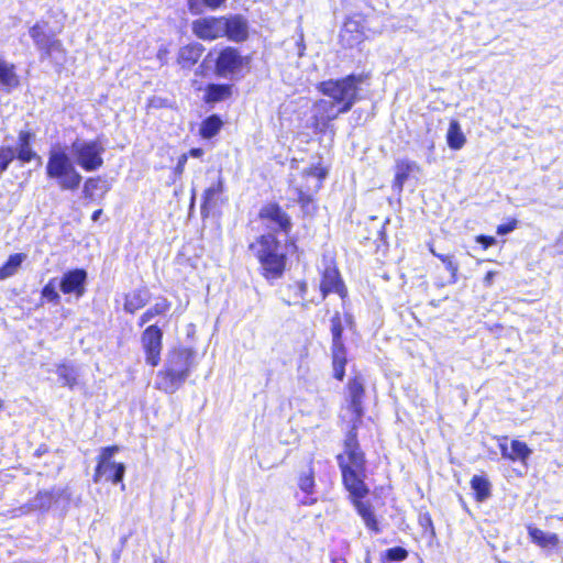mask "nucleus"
<instances>
[{
    "label": "nucleus",
    "instance_id": "nucleus-1",
    "mask_svg": "<svg viewBox=\"0 0 563 563\" xmlns=\"http://www.w3.org/2000/svg\"><path fill=\"white\" fill-rule=\"evenodd\" d=\"M364 80V75H350L342 79L321 82L319 90L329 97V100L321 99L314 103V115L327 123L336 119L339 114L350 111L357 100L360 85Z\"/></svg>",
    "mask_w": 563,
    "mask_h": 563
},
{
    "label": "nucleus",
    "instance_id": "nucleus-2",
    "mask_svg": "<svg viewBox=\"0 0 563 563\" xmlns=\"http://www.w3.org/2000/svg\"><path fill=\"white\" fill-rule=\"evenodd\" d=\"M195 360L190 349H174L166 355L164 367L158 371L155 387L166 394H174L189 377Z\"/></svg>",
    "mask_w": 563,
    "mask_h": 563
},
{
    "label": "nucleus",
    "instance_id": "nucleus-3",
    "mask_svg": "<svg viewBox=\"0 0 563 563\" xmlns=\"http://www.w3.org/2000/svg\"><path fill=\"white\" fill-rule=\"evenodd\" d=\"M261 263L266 278H279L285 269L286 255L275 235L264 234L255 243L251 244Z\"/></svg>",
    "mask_w": 563,
    "mask_h": 563
},
{
    "label": "nucleus",
    "instance_id": "nucleus-4",
    "mask_svg": "<svg viewBox=\"0 0 563 563\" xmlns=\"http://www.w3.org/2000/svg\"><path fill=\"white\" fill-rule=\"evenodd\" d=\"M46 174L48 178L57 180L63 190L78 189L82 179L70 157L60 146H55L49 151Z\"/></svg>",
    "mask_w": 563,
    "mask_h": 563
},
{
    "label": "nucleus",
    "instance_id": "nucleus-5",
    "mask_svg": "<svg viewBox=\"0 0 563 563\" xmlns=\"http://www.w3.org/2000/svg\"><path fill=\"white\" fill-rule=\"evenodd\" d=\"M70 150L76 163L86 172L97 170L103 165L104 148L98 141L77 139Z\"/></svg>",
    "mask_w": 563,
    "mask_h": 563
},
{
    "label": "nucleus",
    "instance_id": "nucleus-6",
    "mask_svg": "<svg viewBox=\"0 0 563 563\" xmlns=\"http://www.w3.org/2000/svg\"><path fill=\"white\" fill-rule=\"evenodd\" d=\"M118 451L119 448L117 445L107 446L101 450L93 475L95 483L104 479L118 484L123 481L125 466L123 463L113 461V456Z\"/></svg>",
    "mask_w": 563,
    "mask_h": 563
},
{
    "label": "nucleus",
    "instance_id": "nucleus-7",
    "mask_svg": "<svg viewBox=\"0 0 563 563\" xmlns=\"http://www.w3.org/2000/svg\"><path fill=\"white\" fill-rule=\"evenodd\" d=\"M355 430L352 428L349 432L344 442V452L338 456V460L342 472L365 473V457L360 450Z\"/></svg>",
    "mask_w": 563,
    "mask_h": 563
},
{
    "label": "nucleus",
    "instance_id": "nucleus-8",
    "mask_svg": "<svg viewBox=\"0 0 563 563\" xmlns=\"http://www.w3.org/2000/svg\"><path fill=\"white\" fill-rule=\"evenodd\" d=\"M325 175L327 173L322 167H311L302 174L307 180V185L305 187H295L297 201L301 205L305 212L310 213L316 209L311 194L321 188V183L325 178Z\"/></svg>",
    "mask_w": 563,
    "mask_h": 563
},
{
    "label": "nucleus",
    "instance_id": "nucleus-9",
    "mask_svg": "<svg viewBox=\"0 0 563 563\" xmlns=\"http://www.w3.org/2000/svg\"><path fill=\"white\" fill-rule=\"evenodd\" d=\"M342 323L339 317H333L331 320V333H332V369L333 376L338 380H343L345 375L346 365V351L342 341Z\"/></svg>",
    "mask_w": 563,
    "mask_h": 563
},
{
    "label": "nucleus",
    "instance_id": "nucleus-10",
    "mask_svg": "<svg viewBox=\"0 0 563 563\" xmlns=\"http://www.w3.org/2000/svg\"><path fill=\"white\" fill-rule=\"evenodd\" d=\"M365 395L364 379L357 375L347 383V400L349 406L346 410L350 412V421L353 429H356L357 422L361 421L363 416V398Z\"/></svg>",
    "mask_w": 563,
    "mask_h": 563
},
{
    "label": "nucleus",
    "instance_id": "nucleus-11",
    "mask_svg": "<svg viewBox=\"0 0 563 563\" xmlns=\"http://www.w3.org/2000/svg\"><path fill=\"white\" fill-rule=\"evenodd\" d=\"M30 36L32 37L35 46L46 57H52L54 53H64L63 44L59 40L55 38L54 34L46 32V24L37 22L30 29Z\"/></svg>",
    "mask_w": 563,
    "mask_h": 563
},
{
    "label": "nucleus",
    "instance_id": "nucleus-12",
    "mask_svg": "<svg viewBox=\"0 0 563 563\" xmlns=\"http://www.w3.org/2000/svg\"><path fill=\"white\" fill-rule=\"evenodd\" d=\"M224 16H205L192 22V33L200 40L214 41L224 36Z\"/></svg>",
    "mask_w": 563,
    "mask_h": 563
},
{
    "label": "nucleus",
    "instance_id": "nucleus-13",
    "mask_svg": "<svg viewBox=\"0 0 563 563\" xmlns=\"http://www.w3.org/2000/svg\"><path fill=\"white\" fill-rule=\"evenodd\" d=\"M163 333L156 325H150L142 334L141 341L146 354V363L155 367L161 361Z\"/></svg>",
    "mask_w": 563,
    "mask_h": 563
},
{
    "label": "nucleus",
    "instance_id": "nucleus-14",
    "mask_svg": "<svg viewBox=\"0 0 563 563\" xmlns=\"http://www.w3.org/2000/svg\"><path fill=\"white\" fill-rule=\"evenodd\" d=\"M243 59L238 49L233 47L223 48L216 60V73L220 77H229L242 68Z\"/></svg>",
    "mask_w": 563,
    "mask_h": 563
},
{
    "label": "nucleus",
    "instance_id": "nucleus-15",
    "mask_svg": "<svg viewBox=\"0 0 563 563\" xmlns=\"http://www.w3.org/2000/svg\"><path fill=\"white\" fill-rule=\"evenodd\" d=\"M320 290L322 298H325L331 292L338 294L342 299L346 296V288L340 277L339 271L334 266L329 265L324 268Z\"/></svg>",
    "mask_w": 563,
    "mask_h": 563
},
{
    "label": "nucleus",
    "instance_id": "nucleus-16",
    "mask_svg": "<svg viewBox=\"0 0 563 563\" xmlns=\"http://www.w3.org/2000/svg\"><path fill=\"white\" fill-rule=\"evenodd\" d=\"M87 273L84 269H73L65 273L60 279L59 287L64 294H74L77 298L85 294Z\"/></svg>",
    "mask_w": 563,
    "mask_h": 563
},
{
    "label": "nucleus",
    "instance_id": "nucleus-17",
    "mask_svg": "<svg viewBox=\"0 0 563 563\" xmlns=\"http://www.w3.org/2000/svg\"><path fill=\"white\" fill-rule=\"evenodd\" d=\"M340 38L349 47L362 43L365 38L362 21L357 18H349L341 30Z\"/></svg>",
    "mask_w": 563,
    "mask_h": 563
},
{
    "label": "nucleus",
    "instance_id": "nucleus-18",
    "mask_svg": "<svg viewBox=\"0 0 563 563\" xmlns=\"http://www.w3.org/2000/svg\"><path fill=\"white\" fill-rule=\"evenodd\" d=\"M260 216L262 219L269 221L273 229H278L287 233L291 228L290 218L277 205L271 203L265 206Z\"/></svg>",
    "mask_w": 563,
    "mask_h": 563
},
{
    "label": "nucleus",
    "instance_id": "nucleus-19",
    "mask_svg": "<svg viewBox=\"0 0 563 563\" xmlns=\"http://www.w3.org/2000/svg\"><path fill=\"white\" fill-rule=\"evenodd\" d=\"M224 36L233 42H242L246 40L249 34V25L246 20L241 15L224 16Z\"/></svg>",
    "mask_w": 563,
    "mask_h": 563
},
{
    "label": "nucleus",
    "instance_id": "nucleus-20",
    "mask_svg": "<svg viewBox=\"0 0 563 563\" xmlns=\"http://www.w3.org/2000/svg\"><path fill=\"white\" fill-rule=\"evenodd\" d=\"M499 449L503 457L510 461H520L523 464H526L532 453L528 445L519 440H512L509 448L507 445V438H504L503 441H500Z\"/></svg>",
    "mask_w": 563,
    "mask_h": 563
},
{
    "label": "nucleus",
    "instance_id": "nucleus-21",
    "mask_svg": "<svg viewBox=\"0 0 563 563\" xmlns=\"http://www.w3.org/2000/svg\"><path fill=\"white\" fill-rule=\"evenodd\" d=\"M343 482L346 489L353 497V501L360 500L363 498L368 489L364 484L365 473H355V472H342Z\"/></svg>",
    "mask_w": 563,
    "mask_h": 563
},
{
    "label": "nucleus",
    "instance_id": "nucleus-22",
    "mask_svg": "<svg viewBox=\"0 0 563 563\" xmlns=\"http://www.w3.org/2000/svg\"><path fill=\"white\" fill-rule=\"evenodd\" d=\"M224 191V181L221 177L218 178L217 183L208 187L203 192V202L201 205V212L205 213L211 209L220 206L222 200V194Z\"/></svg>",
    "mask_w": 563,
    "mask_h": 563
},
{
    "label": "nucleus",
    "instance_id": "nucleus-23",
    "mask_svg": "<svg viewBox=\"0 0 563 563\" xmlns=\"http://www.w3.org/2000/svg\"><path fill=\"white\" fill-rule=\"evenodd\" d=\"M203 47L199 43L188 44L178 52V64L183 68H191L200 58Z\"/></svg>",
    "mask_w": 563,
    "mask_h": 563
},
{
    "label": "nucleus",
    "instance_id": "nucleus-24",
    "mask_svg": "<svg viewBox=\"0 0 563 563\" xmlns=\"http://www.w3.org/2000/svg\"><path fill=\"white\" fill-rule=\"evenodd\" d=\"M19 84L20 80L15 73V66L0 55V85L10 91L11 89L16 88Z\"/></svg>",
    "mask_w": 563,
    "mask_h": 563
},
{
    "label": "nucleus",
    "instance_id": "nucleus-25",
    "mask_svg": "<svg viewBox=\"0 0 563 563\" xmlns=\"http://www.w3.org/2000/svg\"><path fill=\"white\" fill-rule=\"evenodd\" d=\"M54 500L55 497L53 493L47 490L38 492L34 498H32L26 505L21 507V511L23 514H29L35 510L45 511L49 509Z\"/></svg>",
    "mask_w": 563,
    "mask_h": 563
},
{
    "label": "nucleus",
    "instance_id": "nucleus-26",
    "mask_svg": "<svg viewBox=\"0 0 563 563\" xmlns=\"http://www.w3.org/2000/svg\"><path fill=\"white\" fill-rule=\"evenodd\" d=\"M528 533L533 543L543 549H553L559 544V537L552 532H545L536 527H528Z\"/></svg>",
    "mask_w": 563,
    "mask_h": 563
},
{
    "label": "nucleus",
    "instance_id": "nucleus-27",
    "mask_svg": "<svg viewBox=\"0 0 563 563\" xmlns=\"http://www.w3.org/2000/svg\"><path fill=\"white\" fill-rule=\"evenodd\" d=\"M148 299L150 295L146 289H135L125 295L123 309L129 313H134L143 308Z\"/></svg>",
    "mask_w": 563,
    "mask_h": 563
},
{
    "label": "nucleus",
    "instance_id": "nucleus-28",
    "mask_svg": "<svg viewBox=\"0 0 563 563\" xmlns=\"http://www.w3.org/2000/svg\"><path fill=\"white\" fill-rule=\"evenodd\" d=\"M56 374L59 377L63 386L74 389L78 385L79 369L69 364H59L56 368Z\"/></svg>",
    "mask_w": 563,
    "mask_h": 563
},
{
    "label": "nucleus",
    "instance_id": "nucleus-29",
    "mask_svg": "<svg viewBox=\"0 0 563 563\" xmlns=\"http://www.w3.org/2000/svg\"><path fill=\"white\" fill-rule=\"evenodd\" d=\"M231 96V86L230 85H217L210 84L206 88L205 101L207 103H216L219 101H223Z\"/></svg>",
    "mask_w": 563,
    "mask_h": 563
},
{
    "label": "nucleus",
    "instance_id": "nucleus-30",
    "mask_svg": "<svg viewBox=\"0 0 563 563\" xmlns=\"http://www.w3.org/2000/svg\"><path fill=\"white\" fill-rule=\"evenodd\" d=\"M446 142L449 147L455 151L461 150L466 142V137L456 120H452L450 122L446 133Z\"/></svg>",
    "mask_w": 563,
    "mask_h": 563
},
{
    "label": "nucleus",
    "instance_id": "nucleus-31",
    "mask_svg": "<svg viewBox=\"0 0 563 563\" xmlns=\"http://www.w3.org/2000/svg\"><path fill=\"white\" fill-rule=\"evenodd\" d=\"M354 506H355L358 515L364 520V523L366 525V527L376 533L379 532L378 522H377L376 517L372 510L371 505H368L367 503H364L362 500H355Z\"/></svg>",
    "mask_w": 563,
    "mask_h": 563
},
{
    "label": "nucleus",
    "instance_id": "nucleus-32",
    "mask_svg": "<svg viewBox=\"0 0 563 563\" xmlns=\"http://www.w3.org/2000/svg\"><path fill=\"white\" fill-rule=\"evenodd\" d=\"M24 260L25 255L22 253L10 255L4 265L0 267V279L4 280L13 276L18 272Z\"/></svg>",
    "mask_w": 563,
    "mask_h": 563
},
{
    "label": "nucleus",
    "instance_id": "nucleus-33",
    "mask_svg": "<svg viewBox=\"0 0 563 563\" xmlns=\"http://www.w3.org/2000/svg\"><path fill=\"white\" fill-rule=\"evenodd\" d=\"M396 168L397 172L394 180V187H397L399 190H401L410 173L417 168V164L410 161H399Z\"/></svg>",
    "mask_w": 563,
    "mask_h": 563
},
{
    "label": "nucleus",
    "instance_id": "nucleus-34",
    "mask_svg": "<svg viewBox=\"0 0 563 563\" xmlns=\"http://www.w3.org/2000/svg\"><path fill=\"white\" fill-rule=\"evenodd\" d=\"M170 307V303L165 299L162 298L155 302V305L151 308H148L140 318V325H144L145 323L150 322L154 317L164 314L166 311H168Z\"/></svg>",
    "mask_w": 563,
    "mask_h": 563
},
{
    "label": "nucleus",
    "instance_id": "nucleus-35",
    "mask_svg": "<svg viewBox=\"0 0 563 563\" xmlns=\"http://www.w3.org/2000/svg\"><path fill=\"white\" fill-rule=\"evenodd\" d=\"M31 133L27 131H21L19 134L20 148L18 153V158L22 162H31L35 156V153L32 151L30 146Z\"/></svg>",
    "mask_w": 563,
    "mask_h": 563
},
{
    "label": "nucleus",
    "instance_id": "nucleus-36",
    "mask_svg": "<svg viewBox=\"0 0 563 563\" xmlns=\"http://www.w3.org/2000/svg\"><path fill=\"white\" fill-rule=\"evenodd\" d=\"M472 489L475 492L476 499L483 501L490 495V484L482 476H473L471 479Z\"/></svg>",
    "mask_w": 563,
    "mask_h": 563
},
{
    "label": "nucleus",
    "instance_id": "nucleus-37",
    "mask_svg": "<svg viewBox=\"0 0 563 563\" xmlns=\"http://www.w3.org/2000/svg\"><path fill=\"white\" fill-rule=\"evenodd\" d=\"M221 126V119L217 115H211L201 123L200 134L205 139H211L220 131Z\"/></svg>",
    "mask_w": 563,
    "mask_h": 563
},
{
    "label": "nucleus",
    "instance_id": "nucleus-38",
    "mask_svg": "<svg viewBox=\"0 0 563 563\" xmlns=\"http://www.w3.org/2000/svg\"><path fill=\"white\" fill-rule=\"evenodd\" d=\"M227 0H188V9L191 13L198 14L202 12V8L207 7L211 10L220 8Z\"/></svg>",
    "mask_w": 563,
    "mask_h": 563
},
{
    "label": "nucleus",
    "instance_id": "nucleus-39",
    "mask_svg": "<svg viewBox=\"0 0 563 563\" xmlns=\"http://www.w3.org/2000/svg\"><path fill=\"white\" fill-rule=\"evenodd\" d=\"M42 296L48 301L58 302L59 295L56 290L55 279H51L42 289Z\"/></svg>",
    "mask_w": 563,
    "mask_h": 563
},
{
    "label": "nucleus",
    "instance_id": "nucleus-40",
    "mask_svg": "<svg viewBox=\"0 0 563 563\" xmlns=\"http://www.w3.org/2000/svg\"><path fill=\"white\" fill-rule=\"evenodd\" d=\"M299 488L310 495L313 493V487H314V479H313V475H312V472H309L308 474H302L299 478Z\"/></svg>",
    "mask_w": 563,
    "mask_h": 563
},
{
    "label": "nucleus",
    "instance_id": "nucleus-41",
    "mask_svg": "<svg viewBox=\"0 0 563 563\" xmlns=\"http://www.w3.org/2000/svg\"><path fill=\"white\" fill-rule=\"evenodd\" d=\"M14 158V152L10 147L0 148V174L3 173Z\"/></svg>",
    "mask_w": 563,
    "mask_h": 563
},
{
    "label": "nucleus",
    "instance_id": "nucleus-42",
    "mask_svg": "<svg viewBox=\"0 0 563 563\" xmlns=\"http://www.w3.org/2000/svg\"><path fill=\"white\" fill-rule=\"evenodd\" d=\"M443 264L445 265V268L451 274V283H456L457 280V272H459V264L454 260L452 255H450L448 258H443Z\"/></svg>",
    "mask_w": 563,
    "mask_h": 563
},
{
    "label": "nucleus",
    "instance_id": "nucleus-43",
    "mask_svg": "<svg viewBox=\"0 0 563 563\" xmlns=\"http://www.w3.org/2000/svg\"><path fill=\"white\" fill-rule=\"evenodd\" d=\"M408 556L406 549L396 547L386 551V558L390 561H402Z\"/></svg>",
    "mask_w": 563,
    "mask_h": 563
},
{
    "label": "nucleus",
    "instance_id": "nucleus-44",
    "mask_svg": "<svg viewBox=\"0 0 563 563\" xmlns=\"http://www.w3.org/2000/svg\"><path fill=\"white\" fill-rule=\"evenodd\" d=\"M100 183L99 178H88L84 185V194L88 198H92L95 190Z\"/></svg>",
    "mask_w": 563,
    "mask_h": 563
},
{
    "label": "nucleus",
    "instance_id": "nucleus-45",
    "mask_svg": "<svg viewBox=\"0 0 563 563\" xmlns=\"http://www.w3.org/2000/svg\"><path fill=\"white\" fill-rule=\"evenodd\" d=\"M516 224H517V222L512 221L511 223H508V224L498 225L497 233L499 235L508 234L516 229Z\"/></svg>",
    "mask_w": 563,
    "mask_h": 563
},
{
    "label": "nucleus",
    "instance_id": "nucleus-46",
    "mask_svg": "<svg viewBox=\"0 0 563 563\" xmlns=\"http://www.w3.org/2000/svg\"><path fill=\"white\" fill-rule=\"evenodd\" d=\"M476 241L484 245L485 249L495 244L496 240L493 236L478 235Z\"/></svg>",
    "mask_w": 563,
    "mask_h": 563
},
{
    "label": "nucleus",
    "instance_id": "nucleus-47",
    "mask_svg": "<svg viewBox=\"0 0 563 563\" xmlns=\"http://www.w3.org/2000/svg\"><path fill=\"white\" fill-rule=\"evenodd\" d=\"M187 158H188L187 154H183L179 157L177 166H176V173L181 174L184 172L185 165L187 163Z\"/></svg>",
    "mask_w": 563,
    "mask_h": 563
},
{
    "label": "nucleus",
    "instance_id": "nucleus-48",
    "mask_svg": "<svg viewBox=\"0 0 563 563\" xmlns=\"http://www.w3.org/2000/svg\"><path fill=\"white\" fill-rule=\"evenodd\" d=\"M497 275V272H494V271H489L485 277H484V285L486 287H490L493 285V282H494V277Z\"/></svg>",
    "mask_w": 563,
    "mask_h": 563
},
{
    "label": "nucleus",
    "instance_id": "nucleus-49",
    "mask_svg": "<svg viewBox=\"0 0 563 563\" xmlns=\"http://www.w3.org/2000/svg\"><path fill=\"white\" fill-rule=\"evenodd\" d=\"M202 154H203V151L201 148H192L189 152V155L192 157H196V158L201 157Z\"/></svg>",
    "mask_w": 563,
    "mask_h": 563
},
{
    "label": "nucleus",
    "instance_id": "nucleus-50",
    "mask_svg": "<svg viewBox=\"0 0 563 563\" xmlns=\"http://www.w3.org/2000/svg\"><path fill=\"white\" fill-rule=\"evenodd\" d=\"M101 213H102V210H101V209L96 210V211L92 213V216H91V220H92V221H95V222H96V221H98V219L100 218Z\"/></svg>",
    "mask_w": 563,
    "mask_h": 563
},
{
    "label": "nucleus",
    "instance_id": "nucleus-51",
    "mask_svg": "<svg viewBox=\"0 0 563 563\" xmlns=\"http://www.w3.org/2000/svg\"><path fill=\"white\" fill-rule=\"evenodd\" d=\"M450 255H444V254H435V257H438L442 263H443V258H448Z\"/></svg>",
    "mask_w": 563,
    "mask_h": 563
},
{
    "label": "nucleus",
    "instance_id": "nucleus-52",
    "mask_svg": "<svg viewBox=\"0 0 563 563\" xmlns=\"http://www.w3.org/2000/svg\"><path fill=\"white\" fill-rule=\"evenodd\" d=\"M313 501H314V499H307V500L303 501V504L311 505Z\"/></svg>",
    "mask_w": 563,
    "mask_h": 563
},
{
    "label": "nucleus",
    "instance_id": "nucleus-53",
    "mask_svg": "<svg viewBox=\"0 0 563 563\" xmlns=\"http://www.w3.org/2000/svg\"><path fill=\"white\" fill-rule=\"evenodd\" d=\"M424 523H428V525L432 526L431 518L427 517L426 520H424Z\"/></svg>",
    "mask_w": 563,
    "mask_h": 563
},
{
    "label": "nucleus",
    "instance_id": "nucleus-54",
    "mask_svg": "<svg viewBox=\"0 0 563 563\" xmlns=\"http://www.w3.org/2000/svg\"><path fill=\"white\" fill-rule=\"evenodd\" d=\"M424 523H428V525L432 526L431 518L427 517L426 520H424Z\"/></svg>",
    "mask_w": 563,
    "mask_h": 563
},
{
    "label": "nucleus",
    "instance_id": "nucleus-55",
    "mask_svg": "<svg viewBox=\"0 0 563 563\" xmlns=\"http://www.w3.org/2000/svg\"><path fill=\"white\" fill-rule=\"evenodd\" d=\"M430 252H431L434 256H435V254H438V253H437V251H435L432 246H430Z\"/></svg>",
    "mask_w": 563,
    "mask_h": 563
},
{
    "label": "nucleus",
    "instance_id": "nucleus-56",
    "mask_svg": "<svg viewBox=\"0 0 563 563\" xmlns=\"http://www.w3.org/2000/svg\"><path fill=\"white\" fill-rule=\"evenodd\" d=\"M430 252H431L434 256H435V254H438V253H437V251H435L432 246H430Z\"/></svg>",
    "mask_w": 563,
    "mask_h": 563
},
{
    "label": "nucleus",
    "instance_id": "nucleus-57",
    "mask_svg": "<svg viewBox=\"0 0 563 563\" xmlns=\"http://www.w3.org/2000/svg\"><path fill=\"white\" fill-rule=\"evenodd\" d=\"M300 289H301L302 291H305V289H306V284H301V285H300Z\"/></svg>",
    "mask_w": 563,
    "mask_h": 563
},
{
    "label": "nucleus",
    "instance_id": "nucleus-58",
    "mask_svg": "<svg viewBox=\"0 0 563 563\" xmlns=\"http://www.w3.org/2000/svg\"><path fill=\"white\" fill-rule=\"evenodd\" d=\"M154 563H165V562H164V561H162V560H155V562H154Z\"/></svg>",
    "mask_w": 563,
    "mask_h": 563
},
{
    "label": "nucleus",
    "instance_id": "nucleus-59",
    "mask_svg": "<svg viewBox=\"0 0 563 563\" xmlns=\"http://www.w3.org/2000/svg\"><path fill=\"white\" fill-rule=\"evenodd\" d=\"M333 563H345V562H342V561H333Z\"/></svg>",
    "mask_w": 563,
    "mask_h": 563
}]
</instances>
